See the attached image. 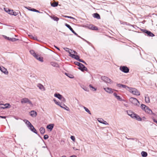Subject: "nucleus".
Wrapping results in <instances>:
<instances>
[{"label":"nucleus","instance_id":"f257e3e1","mask_svg":"<svg viewBox=\"0 0 157 157\" xmlns=\"http://www.w3.org/2000/svg\"><path fill=\"white\" fill-rule=\"evenodd\" d=\"M129 101L135 105H137L138 106H139L140 104L139 102L136 98L133 97L129 99Z\"/></svg>","mask_w":157,"mask_h":157},{"label":"nucleus","instance_id":"f03ea898","mask_svg":"<svg viewBox=\"0 0 157 157\" xmlns=\"http://www.w3.org/2000/svg\"><path fill=\"white\" fill-rule=\"evenodd\" d=\"M129 91L133 94L139 96L140 95V92L136 89L130 87L129 88Z\"/></svg>","mask_w":157,"mask_h":157},{"label":"nucleus","instance_id":"7ed1b4c3","mask_svg":"<svg viewBox=\"0 0 157 157\" xmlns=\"http://www.w3.org/2000/svg\"><path fill=\"white\" fill-rule=\"evenodd\" d=\"M21 102L22 104L28 103L30 106H33V104L31 101L29 100L28 98H22L21 101Z\"/></svg>","mask_w":157,"mask_h":157},{"label":"nucleus","instance_id":"20e7f679","mask_svg":"<svg viewBox=\"0 0 157 157\" xmlns=\"http://www.w3.org/2000/svg\"><path fill=\"white\" fill-rule=\"evenodd\" d=\"M120 69L124 73H128L129 71V68L126 66H121L120 67Z\"/></svg>","mask_w":157,"mask_h":157},{"label":"nucleus","instance_id":"39448f33","mask_svg":"<svg viewBox=\"0 0 157 157\" xmlns=\"http://www.w3.org/2000/svg\"><path fill=\"white\" fill-rule=\"evenodd\" d=\"M141 31L144 33H146L148 36L153 37L155 36L151 32L146 29H142L141 30Z\"/></svg>","mask_w":157,"mask_h":157},{"label":"nucleus","instance_id":"423d86ee","mask_svg":"<svg viewBox=\"0 0 157 157\" xmlns=\"http://www.w3.org/2000/svg\"><path fill=\"white\" fill-rule=\"evenodd\" d=\"M101 78L104 82L107 83H110L112 82V81L111 79L105 76H101Z\"/></svg>","mask_w":157,"mask_h":157},{"label":"nucleus","instance_id":"0eeeda50","mask_svg":"<svg viewBox=\"0 0 157 157\" xmlns=\"http://www.w3.org/2000/svg\"><path fill=\"white\" fill-rule=\"evenodd\" d=\"M82 65H80L78 67V69L82 71H87L88 70L87 68L82 63Z\"/></svg>","mask_w":157,"mask_h":157},{"label":"nucleus","instance_id":"6e6552de","mask_svg":"<svg viewBox=\"0 0 157 157\" xmlns=\"http://www.w3.org/2000/svg\"><path fill=\"white\" fill-rule=\"evenodd\" d=\"M28 128L31 131L35 134H38L37 131L32 124Z\"/></svg>","mask_w":157,"mask_h":157},{"label":"nucleus","instance_id":"1a4fd4ad","mask_svg":"<svg viewBox=\"0 0 157 157\" xmlns=\"http://www.w3.org/2000/svg\"><path fill=\"white\" fill-rule=\"evenodd\" d=\"M145 112L148 113L149 114H152L154 116H155V114L154 113H153L152 111L147 106L146 107V108L145 110Z\"/></svg>","mask_w":157,"mask_h":157},{"label":"nucleus","instance_id":"9d476101","mask_svg":"<svg viewBox=\"0 0 157 157\" xmlns=\"http://www.w3.org/2000/svg\"><path fill=\"white\" fill-rule=\"evenodd\" d=\"M3 36L4 37V38L5 39H6L9 40L11 41L12 42L15 41L16 40H18V39H16V38H10L9 37H7L6 36L3 35Z\"/></svg>","mask_w":157,"mask_h":157},{"label":"nucleus","instance_id":"9b49d317","mask_svg":"<svg viewBox=\"0 0 157 157\" xmlns=\"http://www.w3.org/2000/svg\"><path fill=\"white\" fill-rule=\"evenodd\" d=\"M0 70L3 73H4L5 75H8V72L6 68H5L3 67L2 66L1 67L0 69Z\"/></svg>","mask_w":157,"mask_h":157},{"label":"nucleus","instance_id":"f8f14e48","mask_svg":"<svg viewBox=\"0 0 157 157\" xmlns=\"http://www.w3.org/2000/svg\"><path fill=\"white\" fill-rule=\"evenodd\" d=\"M113 95L118 100L120 101H125V100L122 99V98L120 96L117 95V94L116 93H113Z\"/></svg>","mask_w":157,"mask_h":157},{"label":"nucleus","instance_id":"ddd939ff","mask_svg":"<svg viewBox=\"0 0 157 157\" xmlns=\"http://www.w3.org/2000/svg\"><path fill=\"white\" fill-rule=\"evenodd\" d=\"M30 115L33 117H35L37 115L36 112L34 110L31 111L30 112Z\"/></svg>","mask_w":157,"mask_h":157},{"label":"nucleus","instance_id":"4468645a","mask_svg":"<svg viewBox=\"0 0 157 157\" xmlns=\"http://www.w3.org/2000/svg\"><path fill=\"white\" fill-rule=\"evenodd\" d=\"M117 86L118 87L123 88H125L126 89H127V88H128L129 89V88H130V87H128L126 85L121 84L120 83L117 84Z\"/></svg>","mask_w":157,"mask_h":157},{"label":"nucleus","instance_id":"2eb2a0df","mask_svg":"<svg viewBox=\"0 0 157 157\" xmlns=\"http://www.w3.org/2000/svg\"><path fill=\"white\" fill-rule=\"evenodd\" d=\"M70 56L73 58H74L77 60L79 61L80 59L79 58V56L78 55H75L74 54H71Z\"/></svg>","mask_w":157,"mask_h":157},{"label":"nucleus","instance_id":"dca6fc26","mask_svg":"<svg viewBox=\"0 0 157 157\" xmlns=\"http://www.w3.org/2000/svg\"><path fill=\"white\" fill-rule=\"evenodd\" d=\"M104 89L105 91L109 94L112 93L113 92L112 89L109 87L104 88Z\"/></svg>","mask_w":157,"mask_h":157},{"label":"nucleus","instance_id":"f3484780","mask_svg":"<svg viewBox=\"0 0 157 157\" xmlns=\"http://www.w3.org/2000/svg\"><path fill=\"white\" fill-rule=\"evenodd\" d=\"M37 86L40 90L44 91L45 90V88L44 86L40 83H39L37 85Z\"/></svg>","mask_w":157,"mask_h":157},{"label":"nucleus","instance_id":"a211bd4d","mask_svg":"<svg viewBox=\"0 0 157 157\" xmlns=\"http://www.w3.org/2000/svg\"><path fill=\"white\" fill-rule=\"evenodd\" d=\"M54 96L59 100L62 99V97H63L59 93H55L54 94Z\"/></svg>","mask_w":157,"mask_h":157},{"label":"nucleus","instance_id":"6ab92c4d","mask_svg":"<svg viewBox=\"0 0 157 157\" xmlns=\"http://www.w3.org/2000/svg\"><path fill=\"white\" fill-rule=\"evenodd\" d=\"M145 101L146 103H148L150 102V98L148 94L145 95Z\"/></svg>","mask_w":157,"mask_h":157},{"label":"nucleus","instance_id":"aec40b11","mask_svg":"<svg viewBox=\"0 0 157 157\" xmlns=\"http://www.w3.org/2000/svg\"><path fill=\"white\" fill-rule=\"evenodd\" d=\"M54 126V124H49L47 126V128L48 129H49L50 131L52 130Z\"/></svg>","mask_w":157,"mask_h":157},{"label":"nucleus","instance_id":"412c9836","mask_svg":"<svg viewBox=\"0 0 157 157\" xmlns=\"http://www.w3.org/2000/svg\"><path fill=\"white\" fill-rule=\"evenodd\" d=\"M50 4L51 6L53 7H56L58 6V2H55L54 1L53 2H51Z\"/></svg>","mask_w":157,"mask_h":157},{"label":"nucleus","instance_id":"4be33fe9","mask_svg":"<svg viewBox=\"0 0 157 157\" xmlns=\"http://www.w3.org/2000/svg\"><path fill=\"white\" fill-rule=\"evenodd\" d=\"M28 10H29L33 11V12H36L40 13V12L38 10H36L34 8H32L30 7H28V8H27Z\"/></svg>","mask_w":157,"mask_h":157},{"label":"nucleus","instance_id":"5701e85b","mask_svg":"<svg viewBox=\"0 0 157 157\" xmlns=\"http://www.w3.org/2000/svg\"><path fill=\"white\" fill-rule=\"evenodd\" d=\"M134 119H136L138 121H141L142 120V119L137 114H136L135 117Z\"/></svg>","mask_w":157,"mask_h":157},{"label":"nucleus","instance_id":"b1692460","mask_svg":"<svg viewBox=\"0 0 157 157\" xmlns=\"http://www.w3.org/2000/svg\"><path fill=\"white\" fill-rule=\"evenodd\" d=\"M98 121L100 123H101L105 124H106V123H104V122L107 123V122L105 121L103 119L101 118H98Z\"/></svg>","mask_w":157,"mask_h":157},{"label":"nucleus","instance_id":"393cba45","mask_svg":"<svg viewBox=\"0 0 157 157\" xmlns=\"http://www.w3.org/2000/svg\"><path fill=\"white\" fill-rule=\"evenodd\" d=\"M23 121L25 123L28 127H29V126L31 124V123L27 120H24Z\"/></svg>","mask_w":157,"mask_h":157},{"label":"nucleus","instance_id":"a878e982","mask_svg":"<svg viewBox=\"0 0 157 157\" xmlns=\"http://www.w3.org/2000/svg\"><path fill=\"white\" fill-rule=\"evenodd\" d=\"M93 16L94 17L98 19H100V17L99 14L97 13H94L93 14Z\"/></svg>","mask_w":157,"mask_h":157},{"label":"nucleus","instance_id":"bb28decb","mask_svg":"<svg viewBox=\"0 0 157 157\" xmlns=\"http://www.w3.org/2000/svg\"><path fill=\"white\" fill-rule=\"evenodd\" d=\"M40 131L41 134H44L45 132V129L44 128L41 127L40 128Z\"/></svg>","mask_w":157,"mask_h":157},{"label":"nucleus","instance_id":"cd10ccee","mask_svg":"<svg viewBox=\"0 0 157 157\" xmlns=\"http://www.w3.org/2000/svg\"><path fill=\"white\" fill-rule=\"evenodd\" d=\"M141 155L143 157H146L147 155V153L146 152L142 151L141 152Z\"/></svg>","mask_w":157,"mask_h":157},{"label":"nucleus","instance_id":"c85d7f7f","mask_svg":"<svg viewBox=\"0 0 157 157\" xmlns=\"http://www.w3.org/2000/svg\"><path fill=\"white\" fill-rule=\"evenodd\" d=\"M51 18L55 21H58L59 20V18L56 16L51 17Z\"/></svg>","mask_w":157,"mask_h":157},{"label":"nucleus","instance_id":"c756f323","mask_svg":"<svg viewBox=\"0 0 157 157\" xmlns=\"http://www.w3.org/2000/svg\"><path fill=\"white\" fill-rule=\"evenodd\" d=\"M147 107V106H146V105H145L144 104H142L141 105L140 107L142 109L145 111V110L146 109V107Z\"/></svg>","mask_w":157,"mask_h":157},{"label":"nucleus","instance_id":"7c9ffc66","mask_svg":"<svg viewBox=\"0 0 157 157\" xmlns=\"http://www.w3.org/2000/svg\"><path fill=\"white\" fill-rule=\"evenodd\" d=\"M51 64L53 67H57L58 64L55 62H51Z\"/></svg>","mask_w":157,"mask_h":157},{"label":"nucleus","instance_id":"2f4dec72","mask_svg":"<svg viewBox=\"0 0 157 157\" xmlns=\"http://www.w3.org/2000/svg\"><path fill=\"white\" fill-rule=\"evenodd\" d=\"M83 107L86 112L87 113H88L89 114H90V115L91 114V113L90 111L89 110V109L87 108L85 106H83Z\"/></svg>","mask_w":157,"mask_h":157},{"label":"nucleus","instance_id":"473e14b6","mask_svg":"<svg viewBox=\"0 0 157 157\" xmlns=\"http://www.w3.org/2000/svg\"><path fill=\"white\" fill-rule=\"evenodd\" d=\"M81 87L82 89H83L84 90L86 91H89V88L86 87L84 86H82Z\"/></svg>","mask_w":157,"mask_h":157},{"label":"nucleus","instance_id":"72a5a7b5","mask_svg":"<svg viewBox=\"0 0 157 157\" xmlns=\"http://www.w3.org/2000/svg\"><path fill=\"white\" fill-rule=\"evenodd\" d=\"M65 25L71 31L72 30H73V29L70 26V25L67 24V23H65Z\"/></svg>","mask_w":157,"mask_h":157},{"label":"nucleus","instance_id":"f704fd0d","mask_svg":"<svg viewBox=\"0 0 157 157\" xmlns=\"http://www.w3.org/2000/svg\"><path fill=\"white\" fill-rule=\"evenodd\" d=\"M65 75L67 76L68 77L70 78H74L73 76L71 74H68L67 73H65Z\"/></svg>","mask_w":157,"mask_h":157},{"label":"nucleus","instance_id":"c9c22d12","mask_svg":"<svg viewBox=\"0 0 157 157\" xmlns=\"http://www.w3.org/2000/svg\"><path fill=\"white\" fill-rule=\"evenodd\" d=\"M30 53L33 56L36 55V53L33 50H31L29 51Z\"/></svg>","mask_w":157,"mask_h":157},{"label":"nucleus","instance_id":"e433bc0d","mask_svg":"<svg viewBox=\"0 0 157 157\" xmlns=\"http://www.w3.org/2000/svg\"><path fill=\"white\" fill-rule=\"evenodd\" d=\"M63 49L68 52L70 55L71 54V52H70V49L67 48H63Z\"/></svg>","mask_w":157,"mask_h":157},{"label":"nucleus","instance_id":"4c0bfd02","mask_svg":"<svg viewBox=\"0 0 157 157\" xmlns=\"http://www.w3.org/2000/svg\"><path fill=\"white\" fill-rule=\"evenodd\" d=\"M9 105V106H5V107H0V108L1 109H5L10 108L11 107L10 105Z\"/></svg>","mask_w":157,"mask_h":157},{"label":"nucleus","instance_id":"58836bf2","mask_svg":"<svg viewBox=\"0 0 157 157\" xmlns=\"http://www.w3.org/2000/svg\"><path fill=\"white\" fill-rule=\"evenodd\" d=\"M127 113L129 116H132V114L134 113L131 111L130 110H128L127 111Z\"/></svg>","mask_w":157,"mask_h":157},{"label":"nucleus","instance_id":"ea45409f","mask_svg":"<svg viewBox=\"0 0 157 157\" xmlns=\"http://www.w3.org/2000/svg\"><path fill=\"white\" fill-rule=\"evenodd\" d=\"M74 63L76 65H77V66H78V67L80 66V65H82V63L79 62H77V61H75V62H74Z\"/></svg>","mask_w":157,"mask_h":157},{"label":"nucleus","instance_id":"a19ab883","mask_svg":"<svg viewBox=\"0 0 157 157\" xmlns=\"http://www.w3.org/2000/svg\"><path fill=\"white\" fill-rule=\"evenodd\" d=\"M37 60L41 62H43L44 61L43 58L42 57H41L40 56L39 57H38V58Z\"/></svg>","mask_w":157,"mask_h":157},{"label":"nucleus","instance_id":"79ce46f5","mask_svg":"<svg viewBox=\"0 0 157 157\" xmlns=\"http://www.w3.org/2000/svg\"><path fill=\"white\" fill-rule=\"evenodd\" d=\"M8 13L10 15H12L13 12V10H10V9H8Z\"/></svg>","mask_w":157,"mask_h":157},{"label":"nucleus","instance_id":"37998d69","mask_svg":"<svg viewBox=\"0 0 157 157\" xmlns=\"http://www.w3.org/2000/svg\"><path fill=\"white\" fill-rule=\"evenodd\" d=\"M89 86L90 88H92L93 89L92 90L93 91H95L96 90V89L91 84Z\"/></svg>","mask_w":157,"mask_h":157},{"label":"nucleus","instance_id":"c03bdc74","mask_svg":"<svg viewBox=\"0 0 157 157\" xmlns=\"http://www.w3.org/2000/svg\"><path fill=\"white\" fill-rule=\"evenodd\" d=\"M18 14V12H15L13 11V12L12 15H14V16H16Z\"/></svg>","mask_w":157,"mask_h":157},{"label":"nucleus","instance_id":"a18cd8bd","mask_svg":"<svg viewBox=\"0 0 157 157\" xmlns=\"http://www.w3.org/2000/svg\"><path fill=\"white\" fill-rule=\"evenodd\" d=\"M63 17L67 18L72 19H75V18L73 17H71V16H63Z\"/></svg>","mask_w":157,"mask_h":157},{"label":"nucleus","instance_id":"49530a36","mask_svg":"<svg viewBox=\"0 0 157 157\" xmlns=\"http://www.w3.org/2000/svg\"><path fill=\"white\" fill-rule=\"evenodd\" d=\"M49 137L48 136V135H45L44 136V138L45 140L47 139Z\"/></svg>","mask_w":157,"mask_h":157},{"label":"nucleus","instance_id":"de8ad7c7","mask_svg":"<svg viewBox=\"0 0 157 157\" xmlns=\"http://www.w3.org/2000/svg\"><path fill=\"white\" fill-rule=\"evenodd\" d=\"M66 105L64 104H62V105L60 106V107L63 109H65V107Z\"/></svg>","mask_w":157,"mask_h":157},{"label":"nucleus","instance_id":"09e8293b","mask_svg":"<svg viewBox=\"0 0 157 157\" xmlns=\"http://www.w3.org/2000/svg\"><path fill=\"white\" fill-rule=\"evenodd\" d=\"M71 139L73 141H75V138L74 136H71Z\"/></svg>","mask_w":157,"mask_h":157},{"label":"nucleus","instance_id":"8fccbe9b","mask_svg":"<svg viewBox=\"0 0 157 157\" xmlns=\"http://www.w3.org/2000/svg\"><path fill=\"white\" fill-rule=\"evenodd\" d=\"M79 61L80 62H81L82 63H84L85 64H87L86 62L82 59H80Z\"/></svg>","mask_w":157,"mask_h":157},{"label":"nucleus","instance_id":"3c124183","mask_svg":"<svg viewBox=\"0 0 157 157\" xmlns=\"http://www.w3.org/2000/svg\"><path fill=\"white\" fill-rule=\"evenodd\" d=\"M136 113H133L132 114V116H131V117L133 119L135 118V115H136Z\"/></svg>","mask_w":157,"mask_h":157},{"label":"nucleus","instance_id":"603ef678","mask_svg":"<svg viewBox=\"0 0 157 157\" xmlns=\"http://www.w3.org/2000/svg\"><path fill=\"white\" fill-rule=\"evenodd\" d=\"M40 56L39 55L36 54L34 57L37 59H38V57H39Z\"/></svg>","mask_w":157,"mask_h":157},{"label":"nucleus","instance_id":"864d4df0","mask_svg":"<svg viewBox=\"0 0 157 157\" xmlns=\"http://www.w3.org/2000/svg\"><path fill=\"white\" fill-rule=\"evenodd\" d=\"M72 33H73L76 36H78V34L73 29V30H72L71 31Z\"/></svg>","mask_w":157,"mask_h":157},{"label":"nucleus","instance_id":"5fc2aeb1","mask_svg":"<svg viewBox=\"0 0 157 157\" xmlns=\"http://www.w3.org/2000/svg\"><path fill=\"white\" fill-rule=\"evenodd\" d=\"M56 104L60 106L62 105V103L60 102H57V104Z\"/></svg>","mask_w":157,"mask_h":157},{"label":"nucleus","instance_id":"6e6d98bb","mask_svg":"<svg viewBox=\"0 0 157 157\" xmlns=\"http://www.w3.org/2000/svg\"><path fill=\"white\" fill-rule=\"evenodd\" d=\"M60 100L63 102H65L66 100L63 97H62V98Z\"/></svg>","mask_w":157,"mask_h":157},{"label":"nucleus","instance_id":"4d7b16f0","mask_svg":"<svg viewBox=\"0 0 157 157\" xmlns=\"http://www.w3.org/2000/svg\"><path fill=\"white\" fill-rule=\"evenodd\" d=\"M94 27V26H93V25H90L89 27L90 29H92V30H94L93 27Z\"/></svg>","mask_w":157,"mask_h":157},{"label":"nucleus","instance_id":"13d9d810","mask_svg":"<svg viewBox=\"0 0 157 157\" xmlns=\"http://www.w3.org/2000/svg\"><path fill=\"white\" fill-rule=\"evenodd\" d=\"M65 109H64L67 110V111H69L70 110L69 108L67 107L66 105L65 106Z\"/></svg>","mask_w":157,"mask_h":157},{"label":"nucleus","instance_id":"bf43d9fd","mask_svg":"<svg viewBox=\"0 0 157 157\" xmlns=\"http://www.w3.org/2000/svg\"><path fill=\"white\" fill-rule=\"evenodd\" d=\"M94 30H98V28L96 26H94Z\"/></svg>","mask_w":157,"mask_h":157},{"label":"nucleus","instance_id":"052dcab7","mask_svg":"<svg viewBox=\"0 0 157 157\" xmlns=\"http://www.w3.org/2000/svg\"><path fill=\"white\" fill-rule=\"evenodd\" d=\"M4 9L5 11L6 12L8 13V9H8L7 8H4Z\"/></svg>","mask_w":157,"mask_h":157},{"label":"nucleus","instance_id":"680f3d73","mask_svg":"<svg viewBox=\"0 0 157 157\" xmlns=\"http://www.w3.org/2000/svg\"><path fill=\"white\" fill-rule=\"evenodd\" d=\"M153 121L154 122L156 123L157 124V121L154 119V118H152Z\"/></svg>","mask_w":157,"mask_h":157},{"label":"nucleus","instance_id":"e2e57ef3","mask_svg":"<svg viewBox=\"0 0 157 157\" xmlns=\"http://www.w3.org/2000/svg\"><path fill=\"white\" fill-rule=\"evenodd\" d=\"M6 116H0V118H2L5 119L6 118Z\"/></svg>","mask_w":157,"mask_h":157},{"label":"nucleus","instance_id":"0e129e2a","mask_svg":"<svg viewBox=\"0 0 157 157\" xmlns=\"http://www.w3.org/2000/svg\"><path fill=\"white\" fill-rule=\"evenodd\" d=\"M54 47L55 48H56V49H58V50H60V49L58 47H57L56 46H55V45H54Z\"/></svg>","mask_w":157,"mask_h":157},{"label":"nucleus","instance_id":"69168bd1","mask_svg":"<svg viewBox=\"0 0 157 157\" xmlns=\"http://www.w3.org/2000/svg\"><path fill=\"white\" fill-rule=\"evenodd\" d=\"M10 105V104L9 103H6L5 105L2 104V105H4L5 106H9V105Z\"/></svg>","mask_w":157,"mask_h":157},{"label":"nucleus","instance_id":"338daca9","mask_svg":"<svg viewBox=\"0 0 157 157\" xmlns=\"http://www.w3.org/2000/svg\"><path fill=\"white\" fill-rule=\"evenodd\" d=\"M53 101H54L55 103H56V104H57V102H58L55 99H53Z\"/></svg>","mask_w":157,"mask_h":157},{"label":"nucleus","instance_id":"774afa93","mask_svg":"<svg viewBox=\"0 0 157 157\" xmlns=\"http://www.w3.org/2000/svg\"><path fill=\"white\" fill-rule=\"evenodd\" d=\"M71 157H77V156L75 155H73L71 156Z\"/></svg>","mask_w":157,"mask_h":157}]
</instances>
